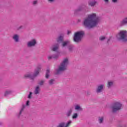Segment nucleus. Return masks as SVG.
I'll return each instance as SVG.
<instances>
[{
  "mask_svg": "<svg viewBox=\"0 0 127 127\" xmlns=\"http://www.w3.org/2000/svg\"><path fill=\"white\" fill-rule=\"evenodd\" d=\"M55 0H48L49 2H53Z\"/></svg>",
  "mask_w": 127,
  "mask_h": 127,
  "instance_id": "40",
  "label": "nucleus"
},
{
  "mask_svg": "<svg viewBox=\"0 0 127 127\" xmlns=\"http://www.w3.org/2000/svg\"><path fill=\"white\" fill-rule=\"evenodd\" d=\"M105 2H109V0H104Z\"/></svg>",
  "mask_w": 127,
  "mask_h": 127,
  "instance_id": "41",
  "label": "nucleus"
},
{
  "mask_svg": "<svg viewBox=\"0 0 127 127\" xmlns=\"http://www.w3.org/2000/svg\"><path fill=\"white\" fill-rule=\"evenodd\" d=\"M49 74H50V70L49 69H47L46 73V79H48L49 78Z\"/></svg>",
  "mask_w": 127,
  "mask_h": 127,
  "instance_id": "23",
  "label": "nucleus"
},
{
  "mask_svg": "<svg viewBox=\"0 0 127 127\" xmlns=\"http://www.w3.org/2000/svg\"><path fill=\"white\" fill-rule=\"evenodd\" d=\"M22 28H23V26H20L17 28V29L18 30H19L20 29H22Z\"/></svg>",
  "mask_w": 127,
  "mask_h": 127,
  "instance_id": "35",
  "label": "nucleus"
},
{
  "mask_svg": "<svg viewBox=\"0 0 127 127\" xmlns=\"http://www.w3.org/2000/svg\"><path fill=\"white\" fill-rule=\"evenodd\" d=\"M31 96H32V93L30 92L29 95H28V99H31Z\"/></svg>",
  "mask_w": 127,
  "mask_h": 127,
  "instance_id": "30",
  "label": "nucleus"
},
{
  "mask_svg": "<svg viewBox=\"0 0 127 127\" xmlns=\"http://www.w3.org/2000/svg\"><path fill=\"white\" fill-rule=\"evenodd\" d=\"M24 109H25V105L23 104L22 105V108H21V110H20L19 114L17 115V118H20V116L21 115V114H22V112H23Z\"/></svg>",
  "mask_w": 127,
  "mask_h": 127,
  "instance_id": "15",
  "label": "nucleus"
},
{
  "mask_svg": "<svg viewBox=\"0 0 127 127\" xmlns=\"http://www.w3.org/2000/svg\"><path fill=\"white\" fill-rule=\"evenodd\" d=\"M73 112V108H70L69 110H68L66 114V117H69L72 114V113Z\"/></svg>",
  "mask_w": 127,
  "mask_h": 127,
  "instance_id": "19",
  "label": "nucleus"
},
{
  "mask_svg": "<svg viewBox=\"0 0 127 127\" xmlns=\"http://www.w3.org/2000/svg\"><path fill=\"white\" fill-rule=\"evenodd\" d=\"M127 18H124L122 20L120 21L119 25L120 26H125V25H127Z\"/></svg>",
  "mask_w": 127,
  "mask_h": 127,
  "instance_id": "13",
  "label": "nucleus"
},
{
  "mask_svg": "<svg viewBox=\"0 0 127 127\" xmlns=\"http://www.w3.org/2000/svg\"><path fill=\"white\" fill-rule=\"evenodd\" d=\"M111 109L112 113H117L118 111H120L122 109V104L119 102H115L112 105Z\"/></svg>",
  "mask_w": 127,
  "mask_h": 127,
  "instance_id": "6",
  "label": "nucleus"
},
{
  "mask_svg": "<svg viewBox=\"0 0 127 127\" xmlns=\"http://www.w3.org/2000/svg\"><path fill=\"white\" fill-rule=\"evenodd\" d=\"M52 57L54 59H57V58H58V56L57 55H52Z\"/></svg>",
  "mask_w": 127,
  "mask_h": 127,
  "instance_id": "31",
  "label": "nucleus"
},
{
  "mask_svg": "<svg viewBox=\"0 0 127 127\" xmlns=\"http://www.w3.org/2000/svg\"><path fill=\"white\" fill-rule=\"evenodd\" d=\"M105 39H106V37L105 36H101L99 38V40H100V41H104Z\"/></svg>",
  "mask_w": 127,
  "mask_h": 127,
  "instance_id": "28",
  "label": "nucleus"
},
{
  "mask_svg": "<svg viewBox=\"0 0 127 127\" xmlns=\"http://www.w3.org/2000/svg\"><path fill=\"white\" fill-rule=\"evenodd\" d=\"M37 2H38L37 0L33 1V3H32L33 5H35L36 4H37Z\"/></svg>",
  "mask_w": 127,
  "mask_h": 127,
  "instance_id": "32",
  "label": "nucleus"
},
{
  "mask_svg": "<svg viewBox=\"0 0 127 127\" xmlns=\"http://www.w3.org/2000/svg\"><path fill=\"white\" fill-rule=\"evenodd\" d=\"M116 38L118 41H122V42H127V31H121L118 34L116 35Z\"/></svg>",
  "mask_w": 127,
  "mask_h": 127,
  "instance_id": "5",
  "label": "nucleus"
},
{
  "mask_svg": "<svg viewBox=\"0 0 127 127\" xmlns=\"http://www.w3.org/2000/svg\"><path fill=\"white\" fill-rule=\"evenodd\" d=\"M101 17L97 16L96 13H92L88 15L82 22V25L87 29H92L100 23Z\"/></svg>",
  "mask_w": 127,
  "mask_h": 127,
  "instance_id": "1",
  "label": "nucleus"
},
{
  "mask_svg": "<svg viewBox=\"0 0 127 127\" xmlns=\"http://www.w3.org/2000/svg\"><path fill=\"white\" fill-rule=\"evenodd\" d=\"M74 45L69 44L67 46V49H68L69 52H73L74 51Z\"/></svg>",
  "mask_w": 127,
  "mask_h": 127,
  "instance_id": "18",
  "label": "nucleus"
},
{
  "mask_svg": "<svg viewBox=\"0 0 127 127\" xmlns=\"http://www.w3.org/2000/svg\"><path fill=\"white\" fill-rule=\"evenodd\" d=\"M85 8H86V5H83L79 6L77 9L75 10L74 14H78V13H79V12H80V11H83V10H84V9H85Z\"/></svg>",
  "mask_w": 127,
  "mask_h": 127,
  "instance_id": "10",
  "label": "nucleus"
},
{
  "mask_svg": "<svg viewBox=\"0 0 127 127\" xmlns=\"http://www.w3.org/2000/svg\"><path fill=\"white\" fill-rule=\"evenodd\" d=\"M12 39H13L16 43L19 42V36L17 34H15L13 36Z\"/></svg>",
  "mask_w": 127,
  "mask_h": 127,
  "instance_id": "16",
  "label": "nucleus"
},
{
  "mask_svg": "<svg viewBox=\"0 0 127 127\" xmlns=\"http://www.w3.org/2000/svg\"><path fill=\"white\" fill-rule=\"evenodd\" d=\"M112 1L114 3H117V2H118V0H112Z\"/></svg>",
  "mask_w": 127,
  "mask_h": 127,
  "instance_id": "34",
  "label": "nucleus"
},
{
  "mask_svg": "<svg viewBox=\"0 0 127 127\" xmlns=\"http://www.w3.org/2000/svg\"><path fill=\"white\" fill-rule=\"evenodd\" d=\"M55 80L54 79H51L49 81V84L50 85V86H52V85H53L54 84Z\"/></svg>",
  "mask_w": 127,
  "mask_h": 127,
  "instance_id": "25",
  "label": "nucleus"
},
{
  "mask_svg": "<svg viewBox=\"0 0 127 127\" xmlns=\"http://www.w3.org/2000/svg\"><path fill=\"white\" fill-rule=\"evenodd\" d=\"M70 43H71V42L69 40H66L64 41H63L62 43V47H66L70 45Z\"/></svg>",
  "mask_w": 127,
  "mask_h": 127,
  "instance_id": "14",
  "label": "nucleus"
},
{
  "mask_svg": "<svg viewBox=\"0 0 127 127\" xmlns=\"http://www.w3.org/2000/svg\"><path fill=\"white\" fill-rule=\"evenodd\" d=\"M40 70H41V66H38L35 69L33 74L31 73L25 74L24 77L29 78L30 80L34 81V79H35V78H36V77L39 75V71H40Z\"/></svg>",
  "mask_w": 127,
  "mask_h": 127,
  "instance_id": "4",
  "label": "nucleus"
},
{
  "mask_svg": "<svg viewBox=\"0 0 127 127\" xmlns=\"http://www.w3.org/2000/svg\"><path fill=\"white\" fill-rule=\"evenodd\" d=\"M12 90H7L5 92V93L4 94V97H7L8 95H10V94H12L13 93Z\"/></svg>",
  "mask_w": 127,
  "mask_h": 127,
  "instance_id": "21",
  "label": "nucleus"
},
{
  "mask_svg": "<svg viewBox=\"0 0 127 127\" xmlns=\"http://www.w3.org/2000/svg\"><path fill=\"white\" fill-rule=\"evenodd\" d=\"M44 84V80H41L38 83V84L40 85V86H43Z\"/></svg>",
  "mask_w": 127,
  "mask_h": 127,
  "instance_id": "29",
  "label": "nucleus"
},
{
  "mask_svg": "<svg viewBox=\"0 0 127 127\" xmlns=\"http://www.w3.org/2000/svg\"><path fill=\"white\" fill-rule=\"evenodd\" d=\"M68 64H69V60L67 58L64 59L61 63L60 65L59 66V68L57 70L56 74L59 75L60 74H61L62 72L66 71V70H67V66H68Z\"/></svg>",
  "mask_w": 127,
  "mask_h": 127,
  "instance_id": "2",
  "label": "nucleus"
},
{
  "mask_svg": "<svg viewBox=\"0 0 127 127\" xmlns=\"http://www.w3.org/2000/svg\"><path fill=\"white\" fill-rule=\"evenodd\" d=\"M65 125V123L63 122L60 123L57 127H65L64 126Z\"/></svg>",
  "mask_w": 127,
  "mask_h": 127,
  "instance_id": "26",
  "label": "nucleus"
},
{
  "mask_svg": "<svg viewBox=\"0 0 127 127\" xmlns=\"http://www.w3.org/2000/svg\"><path fill=\"white\" fill-rule=\"evenodd\" d=\"M104 88H105V85L104 84L99 85L96 89V92L97 93V94H99V93H102V92L104 91Z\"/></svg>",
  "mask_w": 127,
  "mask_h": 127,
  "instance_id": "9",
  "label": "nucleus"
},
{
  "mask_svg": "<svg viewBox=\"0 0 127 127\" xmlns=\"http://www.w3.org/2000/svg\"><path fill=\"white\" fill-rule=\"evenodd\" d=\"M75 110H76V111H79L80 112L83 111V108L79 105H75Z\"/></svg>",
  "mask_w": 127,
  "mask_h": 127,
  "instance_id": "20",
  "label": "nucleus"
},
{
  "mask_svg": "<svg viewBox=\"0 0 127 127\" xmlns=\"http://www.w3.org/2000/svg\"><path fill=\"white\" fill-rule=\"evenodd\" d=\"M111 38H112V37H110L109 38V39H108V40H107V43H109V42H110V41Z\"/></svg>",
  "mask_w": 127,
  "mask_h": 127,
  "instance_id": "38",
  "label": "nucleus"
},
{
  "mask_svg": "<svg viewBox=\"0 0 127 127\" xmlns=\"http://www.w3.org/2000/svg\"><path fill=\"white\" fill-rule=\"evenodd\" d=\"M85 35V31H79L75 33L73 40L76 43H79V42H81L82 41V39H83V37Z\"/></svg>",
  "mask_w": 127,
  "mask_h": 127,
  "instance_id": "3",
  "label": "nucleus"
},
{
  "mask_svg": "<svg viewBox=\"0 0 127 127\" xmlns=\"http://www.w3.org/2000/svg\"><path fill=\"white\" fill-rule=\"evenodd\" d=\"M39 92H40V88L39 87V86L38 85L35 88L34 93L35 95H38V94H39Z\"/></svg>",
  "mask_w": 127,
  "mask_h": 127,
  "instance_id": "17",
  "label": "nucleus"
},
{
  "mask_svg": "<svg viewBox=\"0 0 127 127\" xmlns=\"http://www.w3.org/2000/svg\"><path fill=\"white\" fill-rule=\"evenodd\" d=\"M113 85H114V82H113V81H109L107 84V87L109 88H112Z\"/></svg>",
  "mask_w": 127,
  "mask_h": 127,
  "instance_id": "22",
  "label": "nucleus"
},
{
  "mask_svg": "<svg viewBox=\"0 0 127 127\" xmlns=\"http://www.w3.org/2000/svg\"><path fill=\"white\" fill-rule=\"evenodd\" d=\"M60 45L59 44L56 43L52 46L51 50L52 51H58L59 49Z\"/></svg>",
  "mask_w": 127,
  "mask_h": 127,
  "instance_id": "12",
  "label": "nucleus"
},
{
  "mask_svg": "<svg viewBox=\"0 0 127 127\" xmlns=\"http://www.w3.org/2000/svg\"><path fill=\"white\" fill-rule=\"evenodd\" d=\"M52 58H53L52 56H49V57H48V59H49V60H51Z\"/></svg>",
  "mask_w": 127,
  "mask_h": 127,
  "instance_id": "39",
  "label": "nucleus"
},
{
  "mask_svg": "<svg viewBox=\"0 0 127 127\" xmlns=\"http://www.w3.org/2000/svg\"><path fill=\"white\" fill-rule=\"evenodd\" d=\"M98 122L99 124H103L104 123V117H99Z\"/></svg>",
  "mask_w": 127,
  "mask_h": 127,
  "instance_id": "24",
  "label": "nucleus"
},
{
  "mask_svg": "<svg viewBox=\"0 0 127 127\" xmlns=\"http://www.w3.org/2000/svg\"><path fill=\"white\" fill-rule=\"evenodd\" d=\"M64 40V34H61L59 35L57 38V41L58 43H62L63 41Z\"/></svg>",
  "mask_w": 127,
  "mask_h": 127,
  "instance_id": "11",
  "label": "nucleus"
},
{
  "mask_svg": "<svg viewBox=\"0 0 127 127\" xmlns=\"http://www.w3.org/2000/svg\"><path fill=\"white\" fill-rule=\"evenodd\" d=\"M2 123L0 122V126H2Z\"/></svg>",
  "mask_w": 127,
  "mask_h": 127,
  "instance_id": "42",
  "label": "nucleus"
},
{
  "mask_svg": "<svg viewBox=\"0 0 127 127\" xmlns=\"http://www.w3.org/2000/svg\"><path fill=\"white\" fill-rule=\"evenodd\" d=\"M98 4V1L96 0H89L88 2V4L91 7H94Z\"/></svg>",
  "mask_w": 127,
  "mask_h": 127,
  "instance_id": "7",
  "label": "nucleus"
},
{
  "mask_svg": "<svg viewBox=\"0 0 127 127\" xmlns=\"http://www.w3.org/2000/svg\"><path fill=\"white\" fill-rule=\"evenodd\" d=\"M37 43L36 40L35 39H33L27 42V47H33V46H35Z\"/></svg>",
  "mask_w": 127,
  "mask_h": 127,
  "instance_id": "8",
  "label": "nucleus"
},
{
  "mask_svg": "<svg viewBox=\"0 0 127 127\" xmlns=\"http://www.w3.org/2000/svg\"><path fill=\"white\" fill-rule=\"evenodd\" d=\"M77 118H78V114L74 113L72 116V119H77Z\"/></svg>",
  "mask_w": 127,
  "mask_h": 127,
  "instance_id": "27",
  "label": "nucleus"
},
{
  "mask_svg": "<svg viewBox=\"0 0 127 127\" xmlns=\"http://www.w3.org/2000/svg\"><path fill=\"white\" fill-rule=\"evenodd\" d=\"M29 103H30V101L29 100H27L26 102V106H29Z\"/></svg>",
  "mask_w": 127,
  "mask_h": 127,
  "instance_id": "33",
  "label": "nucleus"
},
{
  "mask_svg": "<svg viewBox=\"0 0 127 127\" xmlns=\"http://www.w3.org/2000/svg\"><path fill=\"white\" fill-rule=\"evenodd\" d=\"M70 33H71V31L67 30V35H69V34H70Z\"/></svg>",
  "mask_w": 127,
  "mask_h": 127,
  "instance_id": "37",
  "label": "nucleus"
},
{
  "mask_svg": "<svg viewBox=\"0 0 127 127\" xmlns=\"http://www.w3.org/2000/svg\"><path fill=\"white\" fill-rule=\"evenodd\" d=\"M87 95L88 96H90V95H91V92L90 91H87Z\"/></svg>",
  "mask_w": 127,
  "mask_h": 127,
  "instance_id": "36",
  "label": "nucleus"
}]
</instances>
